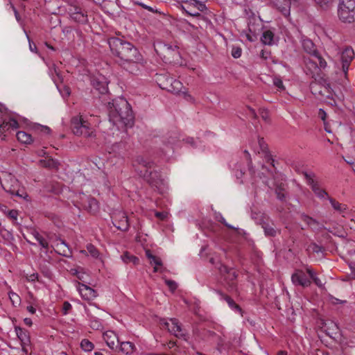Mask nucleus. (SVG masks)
Listing matches in <instances>:
<instances>
[{"label": "nucleus", "mask_w": 355, "mask_h": 355, "mask_svg": "<svg viewBox=\"0 0 355 355\" xmlns=\"http://www.w3.org/2000/svg\"><path fill=\"white\" fill-rule=\"evenodd\" d=\"M45 163V166L49 168H58V161L49 159L47 161H43Z\"/></svg>", "instance_id": "nucleus-45"}, {"label": "nucleus", "mask_w": 355, "mask_h": 355, "mask_svg": "<svg viewBox=\"0 0 355 355\" xmlns=\"http://www.w3.org/2000/svg\"><path fill=\"white\" fill-rule=\"evenodd\" d=\"M165 283L172 292H174L178 288L177 283L173 280L166 279Z\"/></svg>", "instance_id": "nucleus-46"}, {"label": "nucleus", "mask_w": 355, "mask_h": 355, "mask_svg": "<svg viewBox=\"0 0 355 355\" xmlns=\"http://www.w3.org/2000/svg\"><path fill=\"white\" fill-rule=\"evenodd\" d=\"M195 3H196L197 8L200 11H203L206 9V6L203 1L197 0L195 1Z\"/></svg>", "instance_id": "nucleus-53"}, {"label": "nucleus", "mask_w": 355, "mask_h": 355, "mask_svg": "<svg viewBox=\"0 0 355 355\" xmlns=\"http://www.w3.org/2000/svg\"><path fill=\"white\" fill-rule=\"evenodd\" d=\"M8 217H10L12 219H17V217L18 216V212L15 209L10 210L8 213Z\"/></svg>", "instance_id": "nucleus-56"}, {"label": "nucleus", "mask_w": 355, "mask_h": 355, "mask_svg": "<svg viewBox=\"0 0 355 355\" xmlns=\"http://www.w3.org/2000/svg\"><path fill=\"white\" fill-rule=\"evenodd\" d=\"M50 73L51 75L52 76V78H53V80L55 83H57V80L54 78L53 76V74L55 73V75L58 77V79L59 80H60L61 82H62L63 79L62 78V76H60V71L58 69L57 67L55 66V64H53L52 67L50 68Z\"/></svg>", "instance_id": "nucleus-37"}, {"label": "nucleus", "mask_w": 355, "mask_h": 355, "mask_svg": "<svg viewBox=\"0 0 355 355\" xmlns=\"http://www.w3.org/2000/svg\"><path fill=\"white\" fill-rule=\"evenodd\" d=\"M33 236L35 237V239L38 241V243H40V245L45 248V249H48L49 248V243L48 241L44 239L40 234L39 232H37V231H34L33 232Z\"/></svg>", "instance_id": "nucleus-35"}, {"label": "nucleus", "mask_w": 355, "mask_h": 355, "mask_svg": "<svg viewBox=\"0 0 355 355\" xmlns=\"http://www.w3.org/2000/svg\"><path fill=\"white\" fill-rule=\"evenodd\" d=\"M258 21L256 17H254V15L252 14V17L251 18H249V21L248 22V31L250 33L254 35L256 33V31L257 30V26H259V24L258 23L256 24V21Z\"/></svg>", "instance_id": "nucleus-34"}, {"label": "nucleus", "mask_w": 355, "mask_h": 355, "mask_svg": "<svg viewBox=\"0 0 355 355\" xmlns=\"http://www.w3.org/2000/svg\"><path fill=\"white\" fill-rule=\"evenodd\" d=\"M306 272L309 274V275L310 276V278L313 280V278H315L316 277V274L315 273V272L313 270V269H311V268L309 267H306Z\"/></svg>", "instance_id": "nucleus-59"}, {"label": "nucleus", "mask_w": 355, "mask_h": 355, "mask_svg": "<svg viewBox=\"0 0 355 355\" xmlns=\"http://www.w3.org/2000/svg\"><path fill=\"white\" fill-rule=\"evenodd\" d=\"M9 297L14 305L20 304L21 300L19 296L17 293L10 292Z\"/></svg>", "instance_id": "nucleus-44"}, {"label": "nucleus", "mask_w": 355, "mask_h": 355, "mask_svg": "<svg viewBox=\"0 0 355 355\" xmlns=\"http://www.w3.org/2000/svg\"><path fill=\"white\" fill-rule=\"evenodd\" d=\"M81 348L85 352H90L94 349V344L89 340L83 339L80 343Z\"/></svg>", "instance_id": "nucleus-38"}, {"label": "nucleus", "mask_w": 355, "mask_h": 355, "mask_svg": "<svg viewBox=\"0 0 355 355\" xmlns=\"http://www.w3.org/2000/svg\"><path fill=\"white\" fill-rule=\"evenodd\" d=\"M330 300H331V302L334 304H345L346 303V300H340L338 298H336L333 296H331L330 297Z\"/></svg>", "instance_id": "nucleus-58"}, {"label": "nucleus", "mask_w": 355, "mask_h": 355, "mask_svg": "<svg viewBox=\"0 0 355 355\" xmlns=\"http://www.w3.org/2000/svg\"><path fill=\"white\" fill-rule=\"evenodd\" d=\"M66 10L70 18L74 21L81 24H86L88 22L87 12L80 7L76 1L69 3Z\"/></svg>", "instance_id": "nucleus-8"}, {"label": "nucleus", "mask_w": 355, "mask_h": 355, "mask_svg": "<svg viewBox=\"0 0 355 355\" xmlns=\"http://www.w3.org/2000/svg\"><path fill=\"white\" fill-rule=\"evenodd\" d=\"M180 139V134L175 130L168 132L164 137V143L173 148V146Z\"/></svg>", "instance_id": "nucleus-21"}, {"label": "nucleus", "mask_w": 355, "mask_h": 355, "mask_svg": "<svg viewBox=\"0 0 355 355\" xmlns=\"http://www.w3.org/2000/svg\"><path fill=\"white\" fill-rule=\"evenodd\" d=\"M155 216L161 220H164L166 217V214L164 212L157 211L155 213Z\"/></svg>", "instance_id": "nucleus-63"}, {"label": "nucleus", "mask_w": 355, "mask_h": 355, "mask_svg": "<svg viewBox=\"0 0 355 355\" xmlns=\"http://www.w3.org/2000/svg\"><path fill=\"white\" fill-rule=\"evenodd\" d=\"M85 203L84 206L89 212L95 214L98 210V203L95 198L88 197Z\"/></svg>", "instance_id": "nucleus-26"}, {"label": "nucleus", "mask_w": 355, "mask_h": 355, "mask_svg": "<svg viewBox=\"0 0 355 355\" xmlns=\"http://www.w3.org/2000/svg\"><path fill=\"white\" fill-rule=\"evenodd\" d=\"M150 263L154 264L155 266H162V259L159 257H156V256L154 257V259H153L150 261Z\"/></svg>", "instance_id": "nucleus-50"}, {"label": "nucleus", "mask_w": 355, "mask_h": 355, "mask_svg": "<svg viewBox=\"0 0 355 355\" xmlns=\"http://www.w3.org/2000/svg\"><path fill=\"white\" fill-rule=\"evenodd\" d=\"M92 85L100 94H105L107 92L108 88L106 81L94 78L92 80Z\"/></svg>", "instance_id": "nucleus-25"}, {"label": "nucleus", "mask_w": 355, "mask_h": 355, "mask_svg": "<svg viewBox=\"0 0 355 355\" xmlns=\"http://www.w3.org/2000/svg\"><path fill=\"white\" fill-rule=\"evenodd\" d=\"M103 338L105 340L107 345L111 349H114L115 347H116V343L117 344L119 343V340L116 335L112 331H106L103 334Z\"/></svg>", "instance_id": "nucleus-22"}, {"label": "nucleus", "mask_w": 355, "mask_h": 355, "mask_svg": "<svg viewBox=\"0 0 355 355\" xmlns=\"http://www.w3.org/2000/svg\"><path fill=\"white\" fill-rule=\"evenodd\" d=\"M315 1L322 9H327L333 4L334 0H315Z\"/></svg>", "instance_id": "nucleus-40"}, {"label": "nucleus", "mask_w": 355, "mask_h": 355, "mask_svg": "<svg viewBox=\"0 0 355 355\" xmlns=\"http://www.w3.org/2000/svg\"><path fill=\"white\" fill-rule=\"evenodd\" d=\"M155 49L166 63L179 64L180 62V53L177 45L159 42L155 46Z\"/></svg>", "instance_id": "nucleus-3"}, {"label": "nucleus", "mask_w": 355, "mask_h": 355, "mask_svg": "<svg viewBox=\"0 0 355 355\" xmlns=\"http://www.w3.org/2000/svg\"><path fill=\"white\" fill-rule=\"evenodd\" d=\"M331 89L330 87L327 88L326 87L325 89H328V94L327 95V98L332 100L334 103H336V101L334 98L333 96L334 95L337 99L339 101H343L344 100V95L343 94H337L336 92H334L333 90L331 92L329 91V89Z\"/></svg>", "instance_id": "nucleus-39"}, {"label": "nucleus", "mask_w": 355, "mask_h": 355, "mask_svg": "<svg viewBox=\"0 0 355 355\" xmlns=\"http://www.w3.org/2000/svg\"><path fill=\"white\" fill-rule=\"evenodd\" d=\"M112 223L118 229L125 232L129 229L128 216L124 212L119 211L114 213L112 216Z\"/></svg>", "instance_id": "nucleus-11"}, {"label": "nucleus", "mask_w": 355, "mask_h": 355, "mask_svg": "<svg viewBox=\"0 0 355 355\" xmlns=\"http://www.w3.org/2000/svg\"><path fill=\"white\" fill-rule=\"evenodd\" d=\"M9 127L12 129H17L19 128V123L17 121L13 118H10L8 121Z\"/></svg>", "instance_id": "nucleus-49"}, {"label": "nucleus", "mask_w": 355, "mask_h": 355, "mask_svg": "<svg viewBox=\"0 0 355 355\" xmlns=\"http://www.w3.org/2000/svg\"><path fill=\"white\" fill-rule=\"evenodd\" d=\"M10 7L12 8V10H13V11H14V13H15V15L16 19H17V21H19L20 17H19V15L18 11L17 10V9L15 8V7L14 6V5H13L11 2H10Z\"/></svg>", "instance_id": "nucleus-62"}, {"label": "nucleus", "mask_w": 355, "mask_h": 355, "mask_svg": "<svg viewBox=\"0 0 355 355\" xmlns=\"http://www.w3.org/2000/svg\"><path fill=\"white\" fill-rule=\"evenodd\" d=\"M111 51L117 56L119 64L132 74H137L144 67V59L138 49L130 42L116 37L108 40Z\"/></svg>", "instance_id": "nucleus-1"}, {"label": "nucleus", "mask_w": 355, "mask_h": 355, "mask_svg": "<svg viewBox=\"0 0 355 355\" xmlns=\"http://www.w3.org/2000/svg\"><path fill=\"white\" fill-rule=\"evenodd\" d=\"M10 128L8 121H3V123L0 125V133H2L4 130H8Z\"/></svg>", "instance_id": "nucleus-54"}, {"label": "nucleus", "mask_w": 355, "mask_h": 355, "mask_svg": "<svg viewBox=\"0 0 355 355\" xmlns=\"http://www.w3.org/2000/svg\"><path fill=\"white\" fill-rule=\"evenodd\" d=\"M168 330L178 338H183L186 339L187 334L182 328L181 324L175 318H171L169 322L164 323Z\"/></svg>", "instance_id": "nucleus-12"}, {"label": "nucleus", "mask_w": 355, "mask_h": 355, "mask_svg": "<svg viewBox=\"0 0 355 355\" xmlns=\"http://www.w3.org/2000/svg\"><path fill=\"white\" fill-rule=\"evenodd\" d=\"M217 268L220 275L224 276L225 280L227 281L231 288H234V281L237 278L238 276L236 272L233 268H230L222 263H219V266Z\"/></svg>", "instance_id": "nucleus-14"}, {"label": "nucleus", "mask_w": 355, "mask_h": 355, "mask_svg": "<svg viewBox=\"0 0 355 355\" xmlns=\"http://www.w3.org/2000/svg\"><path fill=\"white\" fill-rule=\"evenodd\" d=\"M232 55L234 58H239L241 55V49L239 47H233L232 50Z\"/></svg>", "instance_id": "nucleus-48"}, {"label": "nucleus", "mask_w": 355, "mask_h": 355, "mask_svg": "<svg viewBox=\"0 0 355 355\" xmlns=\"http://www.w3.org/2000/svg\"><path fill=\"white\" fill-rule=\"evenodd\" d=\"M259 144L260 148L262 151H263V152L266 151L267 144L265 143L263 138L259 139Z\"/></svg>", "instance_id": "nucleus-55"}, {"label": "nucleus", "mask_w": 355, "mask_h": 355, "mask_svg": "<svg viewBox=\"0 0 355 355\" xmlns=\"http://www.w3.org/2000/svg\"><path fill=\"white\" fill-rule=\"evenodd\" d=\"M304 62L306 74L310 76L315 80L320 76L321 71L325 69L327 67V62L322 55L307 58H304Z\"/></svg>", "instance_id": "nucleus-4"}, {"label": "nucleus", "mask_w": 355, "mask_h": 355, "mask_svg": "<svg viewBox=\"0 0 355 355\" xmlns=\"http://www.w3.org/2000/svg\"><path fill=\"white\" fill-rule=\"evenodd\" d=\"M121 257L123 261L125 263H132L135 266H136L139 263V259L138 257L132 255L128 252H124Z\"/></svg>", "instance_id": "nucleus-33"}, {"label": "nucleus", "mask_w": 355, "mask_h": 355, "mask_svg": "<svg viewBox=\"0 0 355 355\" xmlns=\"http://www.w3.org/2000/svg\"><path fill=\"white\" fill-rule=\"evenodd\" d=\"M261 118L266 121H267L269 119L268 113L267 111H262L261 113Z\"/></svg>", "instance_id": "nucleus-64"}, {"label": "nucleus", "mask_w": 355, "mask_h": 355, "mask_svg": "<svg viewBox=\"0 0 355 355\" xmlns=\"http://www.w3.org/2000/svg\"><path fill=\"white\" fill-rule=\"evenodd\" d=\"M17 138L19 141L26 144H30L33 141L32 136L30 134L26 133L24 131H19L17 135Z\"/></svg>", "instance_id": "nucleus-31"}, {"label": "nucleus", "mask_w": 355, "mask_h": 355, "mask_svg": "<svg viewBox=\"0 0 355 355\" xmlns=\"http://www.w3.org/2000/svg\"><path fill=\"white\" fill-rule=\"evenodd\" d=\"M215 291L220 297L222 300H224L227 303L230 308H231L234 311L239 313L241 315H243L242 309L240 307L239 304H236V302L234 301L232 298L225 295L220 290H216Z\"/></svg>", "instance_id": "nucleus-20"}, {"label": "nucleus", "mask_w": 355, "mask_h": 355, "mask_svg": "<svg viewBox=\"0 0 355 355\" xmlns=\"http://www.w3.org/2000/svg\"><path fill=\"white\" fill-rule=\"evenodd\" d=\"M109 117L114 123H122L125 126L131 127L134 123V116L128 102L123 98L113 100L109 103Z\"/></svg>", "instance_id": "nucleus-2"}, {"label": "nucleus", "mask_w": 355, "mask_h": 355, "mask_svg": "<svg viewBox=\"0 0 355 355\" xmlns=\"http://www.w3.org/2000/svg\"><path fill=\"white\" fill-rule=\"evenodd\" d=\"M78 291L82 297L85 300H92L97 296V292L84 284H80L78 287Z\"/></svg>", "instance_id": "nucleus-18"}, {"label": "nucleus", "mask_w": 355, "mask_h": 355, "mask_svg": "<svg viewBox=\"0 0 355 355\" xmlns=\"http://www.w3.org/2000/svg\"><path fill=\"white\" fill-rule=\"evenodd\" d=\"M168 330L178 338H183L186 339L187 334L182 328L181 324L175 318H171L169 322L164 323Z\"/></svg>", "instance_id": "nucleus-13"}, {"label": "nucleus", "mask_w": 355, "mask_h": 355, "mask_svg": "<svg viewBox=\"0 0 355 355\" xmlns=\"http://www.w3.org/2000/svg\"><path fill=\"white\" fill-rule=\"evenodd\" d=\"M71 128L74 135L85 137H94V131L89 123L84 121L81 116H74L71 121Z\"/></svg>", "instance_id": "nucleus-7"}, {"label": "nucleus", "mask_w": 355, "mask_h": 355, "mask_svg": "<svg viewBox=\"0 0 355 355\" xmlns=\"http://www.w3.org/2000/svg\"><path fill=\"white\" fill-rule=\"evenodd\" d=\"M218 221L220 222L221 223H223L225 226H226L229 229L237 230L235 227L227 223L226 222L225 219L222 216H220V217L218 218Z\"/></svg>", "instance_id": "nucleus-51"}, {"label": "nucleus", "mask_w": 355, "mask_h": 355, "mask_svg": "<svg viewBox=\"0 0 355 355\" xmlns=\"http://www.w3.org/2000/svg\"><path fill=\"white\" fill-rule=\"evenodd\" d=\"M135 349V345L131 342H121L120 351L125 354H131Z\"/></svg>", "instance_id": "nucleus-30"}, {"label": "nucleus", "mask_w": 355, "mask_h": 355, "mask_svg": "<svg viewBox=\"0 0 355 355\" xmlns=\"http://www.w3.org/2000/svg\"><path fill=\"white\" fill-rule=\"evenodd\" d=\"M302 46L304 51L306 53L309 54L311 57H317L321 55L314 43L307 37L302 38Z\"/></svg>", "instance_id": "nucleus-16"}, {"label": "nucleus", "mask_w": 355, "mask_h": 355, "mask_svg": "<svg viewBox=\"0 0 355 355\" xmlns=\"http://www.w3.org/2000/svg\"><path fill=\"white\" fill-rule=\"evenodd\" d=\"M137 161L141 166H144L146 168L145 171L149 170L150 168H153L154 164L153 162H148L142 157L138 158Z\"/></svg>", "instance_id": "nucleus-42"}, {"label": "nucleus", "mask_w": 355, "mask_h": 355, "mask_svg": "<svg viewBox=\"0 0 355 355\" xmlns=\"http://www.w3.org/2000/svg\"><path fill=\"white\" fill-rule=\"evenodd\" d=\"M285 184L283 183H281L280 184H277L275 189L277 198L282 202L285 201L287 197V194L285 192Z\"/></svg>", "instance_id": "nucleus-27"}, {"label": "nucleus", "mask_w": 355, "mask_h": 355, "mask_svg": "<svg viewBox=\"0 0 355 355\" xmlns=\"http://www.w3.org/2000/svg\"><path fill=\"white\" fill-rule=\"evenodd\" d=\"M311 188L314 193L320 198H324L328 196V193L322 189H321L318 182L315 181H311Z\"/></svg>", "instance_id": "nucleus-28"}, {"label": "nucleus", "mask_w": 355, "mask_h": 355, "mask_svg": "<svg viewBox=\"0 0 355 355\" xmlns=\"http://www.w3.org/2000/svg\"><path fill=\"white\" fill-rule=\"evenodd\" d=\"M87 250L90 255L94 258H97L99 255L98 250L92 244L89 243L87 245Z\"/></svg>", "instance_id": "nucleus-41"}, {"label": "nucleus", "mask_w": 355, "mask_h": 355, "mask_svg": "<svg viewBox=\"0 0 355 355\" xmlns=\"http://www.w3.org/2000/svg\"><path fill=\"white\" fill-rule=\"evenodd\" d=\"M71 304L69 302H64L62 308L63 315H67L69 313V311L71 309Z\"/></svg>", "instance_id": "nucleus-47"}, {"label": "nucleus", "mask_w": 355, "mask_h": 355, "mask_svg": "<svg viewBox=\"0 0 355 355\" xmlns=\"http://www.w3.org/2000/svg\"><path fill=\"white\" fill-rule=\"evenodd\" d=\"M338 16L344 23L355 21V0H340L338 6Z\"/></svg>", "instance_id": "nucleus-6"}, {"label": "nucleus", "mask_w": 355, "mask_h": 355, "mask_svg": "<svg viewBox=\"0 0 355 355\" xmlns=\"http://www.w3.org/2000/svg\"><path fill=\"white\" fill-rule=\"evenodd\" d=\"M15 330L18 338L21 340V344L29 345L31 340L28 331L19 327H15Z\"/></svg>", "instance_id": "nucleus-23"}, {"label": "nucleus", "mask_w": 355, "mask_h": 355, "mask_svg": "<svg viewBox=\"0 0 355 355\" xmlns=\"http://www.w3.org/2000/svg\"><path fill=\"white\" fill-rule=\"evenodd\" d=\"M262 228L264 230V233L268 236L274 237L277 235V232H279V230L275 228L273 223L272 225L268 223H263L262 224Z\"/></svg>", "instance_id": "nucleus-29"}, {"label": "nucleus", "mask_w": 355, "mask_h": 355, "mask_svg": "<svg viewBox=\"0 0 355 355\" xmlns=\"http://www.w3.org/2000/svg\"><path fill=\"white\" fill-rule=\"evenodd\" d=\"M274 85L279 89L284 88L283 82L279 78H275L273 80Z\"/></svg>", "instance_id": "nucleus-57"}, {"label": "nucleus", "mask_w": 355, "mask_h": 355, "mask_svg": "<svg viewBox=\"0 0 355 355\" xmlns=\"http://www.w3.org/2000/svg\"><path fill=\"white\" fill-rule=\"evenodd\" d=\"M291 281L293 284L302 287H308L311 284V281L302 270H296L291 276Z\"/></svg>", "instance_id": "nucleus-15"}, {"label": "nucleus", "mask_w": 355, "mask_h": 355, "mask_svg": "<svg viewBox=\"0 0 355 355\" xmlns=\"http://www.w3.org/2000/svg\"><path fill=\"white\" fill-rule=\"evenodd\" d=\"M156 81L160 88L175 94H180L184 87L180 80L166 73L157 74Z\"/></svg>", "instance_id": "nucleus-5"}, {"label": "nucleus", "mask_w": 355, "mask_h": 355, "mask_svg": "<svg viewBox=\"0 0 355 355\" xmlns=\"http://www.w3.org/2000/svg\"><path fill=\"white\" fill-rule=\"evenodd\" d=\"M274 33L270 30L265 31L261 36V41L264 44L272 45L273 44Z\"/></svg>", "instance_id": "nucleus-32"}, {"label": "nucleus", "mask_w": 355, "mask_h": 355, "mask_svg": "<svg viewBox=\"0 0 355 355\" xmlns=\"http://www.w3.org/2000/svg\"><path fill=\"white\" fill-rule=\"evenodd\" d=\"M318 116L322 120L324 121L327 116L326 112L322 109H319L318 110Z\"/></svg>", "instance_id": "nucleus-61"}, {"label": "nucleus", "mask_w": 355, "mask_h": 355, "mask_svg": "<svg viewBox=\"0 0 355 355\" xmlns=\"http://www.w3.org/2000/svg\"><path fill=\"white\" fill-rule=\"evenodd\" d=\"M91 327L93 329H98L102 327V325H101V323L98 320H94L91 321Z\"/></svg>", "instance_id": "nucleus-52"}, {"label": "nucleus", "mask_w": 355, "mask_h": 355, "mask_svg": "<svg viewBox=\"0 0 355 355\" xmlns=\"http://www.w3.org/2000/svg\"><path fill=\"white\" fill-rule=\"evenodd\" d=\"M55 85L63 97H68L70 95L71 89L68 86L64 85L62 88H60L57 84V83H55Z\"/></svg>", "instance_id": "nucleus-43"}, {"label": "nucleus", "mask_w": 355, "mask_h": 355, "mask_svg": "<svg viewBox=\"0 0 355 355\" xmlns=\"http://www.w3.org/2000/svg\"><path fill=\"white\" fill-rule=\"evenodd\" d=\"M301 219L305 222L314 231H320L322 230H327L322 224L315 219L302 214L300 216Z\"/></svg>", "instance_id": "nucleus-19"}, {"label": "nucleus", "mask_w": 355, "mask_h": 355, "mask_svg": "<svg viewBox=\"0 0 355 355\" xmlns=\"http://www.w3.org/2000/svg\"><path fill=\"white\" fill-rule=\"evenodd\" d=\"M274 6L285 17L290 15V10L292 0H270Z\"/></svg>", "instance_id": "nucleus-17"}, {"label": "nucleus", "mask_w": 355, "mask_h": 355, "mask_svg": "<svg viewBox=\"0 0 355 355\" xmlns=\"http://www.w3.org/2000/svg\"><path fill=\"white\" fill-rule=\"evenodd\" d=\"M328 200L334 209L338 212L339 214H343V216H345L344 214L348 211V207L347 205L340 203L339 202H338L337 200L331 197H328Z\"/></svg>", "instance_id": "nucleus-24"}, {"label": "nucleus", "mask_w": 355, "mask_h": 355, "mask_svg": "<svg viewBox=\"0 0 355 355\" xmlns=\"http://www.w3.org/2000/svg\"><path fill=\"white\" fill-rule=\"evenodd\" d=\"M308 251H311L313 253L319 254L324 252V248L321 246L318 245L315 243H311L307 248Z\"/></svg>", "instance_id": "nucleus-36"}, {"label": "nucleus", "mask_w": 355, "mask_h": 355, "mask_svg": "<svg viewBox=\"0 0 355 355\" xmlns=\"http://www.w3.org/2000/svg\"><path fill=\"white\" fill-rule=\"evenodd\" d=\"M355 54L354 50L350 46L345 47L340 52V61L342 64V71L345 77H347L351 62L354 58Z\"/></svg>", "instance_id": "nucleus-9"}, {"label": "nucleus", "mask_w": 355, "mask_h": 355, "mask_svg": "<svg viewBox=\"0 0 355 355\" xmlns=\"http://www.w3.org/2000/svg\"><path fill=\"white\" fill-rule=\"evenodd\" d=\"M142 176L150 185L159 188L163 184V180L160 173L157 170H146L144 173L141 171Z\"/></svg>", "instance_id": "nucleus-10"}, {"label": "nucleus", "mask_w": 355, "mask_h": 355, "mask_svg": "<svg viewBox=\"0 0 355 355\" xmlns=\"http://www.w3.org/2000/svg\"><path fill=\"white\" fill-rule=\"evenodd\" d=\"M304 175L307 181L308 184L311 187V181H314V180L312 178V175L308 173L307 172H304Z\"/></svg>", "instance_id": "nucleus-60"}]
</instances>
